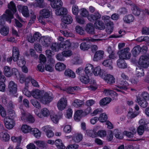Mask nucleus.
I'll list each match as a JSON object with an SVG mask.
<instances>
[{
  "mask_svg": "<svg viewBox=\"0 0 149 149\" xmlns=\"http://www.w3.org/2000/svg\"><path fill=\"white\" fill-rule=\"evenodd\" d=\"M3 122L6 128L9 130L12 129L15 125L14 120L13 119L9 118L8 117L4 118Z\"/></svg>",
  "mask_w": 149,
  "mask_h": 149,
  "instance_id": "obj_7",
  "label": "nucleus"
},
{
  "mask_svg": "<svg viewBox=\"0 0 149 149\" xmlns=\"http://www.w3.org/2000/svg\"><path fill=\"white\" fill-rule=\"evenodd\" d=\"M138 64L140 66L144 68H147L149 65V58L146 56H142L139 58Z\"/></svg>",
  "mask_w": 149,
  "mask_h": 149,
  "instance_id": "obj_6",
  "label": "nucleus"
},
{
  "mask_svg": "<svg viewBox=\"0 0 149 149\" xmlns=\"http://www.w3.org/2000/svg\"><path fill=\"white\" fill-rule=\"evenodd\" d=\"M40 100L42 103L46 104L49 103L51 102L52 100V98L48 93H45L43 95Z\"/></svg>",
  "mask_w": 149,
  "mask_h": 149,
  "instance_id": "obj_17",
  "label": "nucleus"
},
{
  "mask_svg": "<svg viewBox=\"0 0 149 149\" xmlns=\"http://www.w3.org/2000/svg\"><path fill=\"white\" fill-rule=\"evenodd\" d=\"M8 88L11 94L15 93L17 91V85L13 81H10L9 83Z\"/></svg>",
  "mask_w": 149,
  "mask_h": 149,
  "instance_id": "obj_13",
  "label": "nucleus"
},
{
  "mask_svg": "<svg viewBox=\"0 0 149 149\" xmlns=\"http://www.w3.org/2000/svg\"><path fill=\"white\" fill-rule=\"evenodd\" d=\"M117 54L118 55L119 58L124 60L130 59L131 56L130 49L128 47L120 50L118 51Z\"/></svg>",
  "mask_w": 149,
  "mask_h": 149,
  "instance_id": "obj_3",
  "label": "nucleus"
},
{
  "mask_svg": "<svg viewBox=\"0 0 149 149\" xmlns=\"http://www.w3.org/2000/svg\"><path fill=\"white\" fill-rule=\"evenodd\" d=\"M76 32L80 35H83L85 33V31L82 28L79 26H76L75 27Z\"/></svg>",
  "mask_w": 149,
  "mask_h": 149,
  "instance_id": "obj_53",
  "label": "nucleus"
},
{
  "mask_svg": "<svg viewBox=\"0 0 149 149\" xmlns=\"http://www.w3.org/2000/svg\"><path fill=\"white\" fill-rule=\"evenodd\" d=\"M138 114L137 113L130 111L128 113L127 116L128 118H132L136 117Z\"/></svg>",
  "mask_w": 149,
  "mask_h": 149,
  "instance_id": "obj_58",
  "label": "nucleus"
},
{
  "mask_svg": "<svg viewBox=\"0 0 149 149\" xmlns=\"http://www.w3.org/2000/svg\"><path fill=\"white\" fill-rule=\"evenodd\" d=\"M35 49L38 52L41 53L42 51L41 46L38 43H35L34 45Z\"/></svg>",
  "mask_w": 149,
  "mask_h": 149,
  "instance_id": "obj_64",
  "label": "nucleus"
},
{
  "mask_svg": "<svg viewBox=\"0 0 149 149\" xmlns=\"http://www.w3.org/2000/svg\"><path fill=\"white\" fill-rule=\"evenodd\" d=\"M84 104L83 100L76 99L74 100L72 103L73 106L76 107H82Z\"/></svg>",
  "mask_w": 149,
  "mask_h": 149,
  "instance_id": "obj_26",
  "label": "nucleus"
},
{
  "mask_svg": "<svg viewBox=\"0 0 149 149\" xmlns=\"http://www.w3.org/2000/svg\"><path fill=\"white\" fill-rule=\"evenodd\" d=\"M63 22L65 24H70L71 23L73 20L71 17L69 15H65L61 19Z\"/></svg>",
  "mask_w": 149,
  "mask_h": 149,
  "instance_id": "obj_25",
  "label": "nucleus"
},
{
  "mask_svg": "<svg viewBox=\"0 0 149 149\" xmlns=\"http://www.w3.org/2000/svg\"><path fill=\"white\" fill-rule=\"evenodd\" d=\"M8 8L12 11L14 13L17 11L16 6L15 4L13 1H11L8 4Z\"/></svg>",
  "mask_w": 149,
  "mask_h": 149,
  "instance_id": "obj_43",
  "label": "nucleus"
},
{
  "mask_svg": "<svg viewBox=\"0 0 149 149\" xmlns=\"http://www.w3.org/2000/svg\"><path fill=\"white\" fill-rule=\"evenodd\" d=\"M134 19L133 16L131 14H129L124 17L123 20L124 22L126 23H130L132 22Z\"/></svg>",
  "mask_w": 149,
  "mask_h": 149,
  "instance_id": "obj_30",
  "label": "nucleus"
},
{
  "mask_svg": "<svg viewBox=\"0 0 149 149\" xmlns=\"http://www.w3.org/2000/svg\"><path fill=\"white\" fill-rule=\"evenodd\" d=\"M21 118L22 120L30 123H33L35 121L34 117L30 113L26 112L23 110H21Z\"/></svg>",
  "mask_w": 149,
  "mask_h": 149,
  "instance_id": "obj_4",
  "label": "nucleus"
},
{
  "mask_svg": "<svg viewBox=\"0 0 149 149\" xmlns=\"http://www.w3.org/2000/svg\"><path fill=\"white\" fill-rule=\"evenodd\" d=\"M31 132L36 138L39 139L41 136V132L37 128H32Z\"/></svg>",
  "mask_w": 149,
  "mask_h": 149,
  "instance_id": "obj_33",
  "label": "nucleus"
},
{
  "mask_svg": "<svg viewBox=\"0 0 149 149\" xmlns=\"http://www.w3.org/2000/svg\"><path fill=\"white\" fill-rule=\"evenodd\" d=\"M136 76L138 77H141L144 75V70L141 68H139L136 69Z\"/></svg>",
  "mask_w": 149,
  "mask_h": 149,
  "instance_id": "obj_47",
  "label": "nucleus"
},
{
  "mask_svg": "<svg viewBox=\"0 0 149 149\" xmlns=\"http://www.w3.org/2000/svg\"><path fill=\"white\" fill-rule=\"evenodd\" d=\"M0 114L3 118L6 117V110L0 104Z\"/></svg>",
  "mask_w": 149,
  "mask_h": 149,
  "instance_id": "obj_59",
  "label": "nucleus"
},
{
  "mask_svg": "<svg viewBox=\"0 0 149 149\" xmlns=\"http://www.w3.org/2000/svg\"><path fill=\"white\" fill-rule=\"evenodd\" d=\"M88 75L86 74L83 75H81L80 77V80L81 82L84 84H87L89 82H90L91 84L95 83V81L93 80V81H91V79H90Z\"/></svg>",
  "mask_w": 149,
  "mask_h": 149,
  "instance_id": "obj_15",
  "label": "nucleus"
},
{
  "mask_svg": "<svg viewBox=\"0 0 149 149\" xmlns=\"http://www.w3.org/2000/svg\"><path fill=\"white\" fill-rule=\"evenodd\" d=\"M5 14H3L0 18V27L4 25V22L3 19H5L9 23L11 22V20L13 18V14L9 10H7L5 11Z\"/></svg>",
  "mask_w": 149,
  "mask_h": 149,
  "instance_id": "obj_2",
  "label": "nucleus"
},
{
  "mask_svg": "<svg viewBox=\"0 0 149 149\" xmlns=\"http://www.w3.org/2000/svg\"><path fill=\"white\" fill-rule=\"evenodd\" d=\"M40 40L42 44L45 47H48L52 41L51 38L48 36H44L41 37Z\"/></svg>",
  "mask_w": 149,
  "mask_h": 149,
  "instance_id": "obj_11",
  "label": "nucleus"
},
{
  "mask_svg": "<svg viewBox=\"0 0 149 149\" xmlns=\"http://www.w3.org/2000/svg\"><path fill=\"white\" fill-rule=\"evenodd\" d=\"M86 31L89 34L93 35L95 34V29L91 23L87 24L85 29Z\"/></svg>",
  "mask_w": 149,
  "mask_h": 149,
  "instance_id": "obj_24",
  "label": "nucleus"
},
{
  "mask_svg": "<svg viewBox=\"0 0 149 149\" xmlns=\"http://www.w3.org/2000/svg\"><path fill=\"white\" fill-rule=\"evenodd\" d=\"M102 19L106 24L107 26L106 32L108 34H111L113 30V23L110 20V17L107 15H104L102 17Z\"/></svg>",
  "mask_w": 149,
  "mask_h": 149,
  "instance_id": "obj_1",
  "label": "nucleus"
},
{
  "mask_svg": "<svg viewBox=\"0 0 149 149\" xmlns=\"http://www.w3.org/2000/svg\"><path fill=\"white\" fill-rule=\"evenodd\" d=\"M54 143L57 147L59 149H64L65 147L60 139H57L54 142Z\"/></svg>",
  "mask_w": 149,
  "mask_h": 149,
  "instance_id": "obj_37",
  "label": "nucleus"
},
{
  "mask_svg": "<svg viewBox=\"0 0 149 149\" xmlns=\"http://www.w3.org/2000/svg\"><path fill=\"white\" fill-rule=\"evenodd\" d=\"M31 103L36 107L39 109L40 107V104L39 102L35 99L31 100Z\"/></svg>",
  "mask_w": 149,
  "mask_h": 149,
  "instance_id": "obj_60",
  "label": "nucleus"
},
{
  "mask_svg": "<svg viewBox=\"0 0 149 149\" xmlns=\"http://www.w3.org/2000/svg\"><path fill=\"white\" fill-rule=\"evenodd\" d=\"M41 114L44 117H47L49 115V112L47 108H44L41 109Z\"/></svg>",
  "mask_w": 149,
  "mask_h": 149,
  "instance_id": "obj_57",
  "label": "nucleus"
},
{
  "mask_svg": "<svg viewBox=\"0 0 149 149\" xmlns=\"http://www.w3.org/2000/svg\"><path fill=\"white\" fill-rule=\"evenodd\" d=\"M108 84H112L115 82V80L114 77L110 74H107L105 75V74L102 77Z\"/></svg>",
  "mask_w": 149,
  "mask_h": 149,
  "instance_id": "obj_12",
  "label": "nucleus"
},
{
  "mask_svg": "<svg viewBox=\"0 0 149 149\" xmlns=\"http://www.w3.org/2000/svg\"><path fill=\"white\" fill-rule=\"evenodd\" d=\"M9 32V28L6 26H4L1 28L0 30V33L3 36H6L8 33Z\"/></svg>",
  "mask_w": 149,
  "mask_h": 149,
  "instance_id": "obj_44",
  "label": "nucleus"
},
{
  "mask_svg": "<svg viewBox=\"0 0 149 149\" xmlns=\"http://www.w3.org/2000/svg\"><path fill=\"white\" fill-rule=\"evenodd\" d=\"M86 133L88 135L93 138L95 137L96 136L95 132L93 130H87Z\"/></svg>",
  "mask_w": 149,
  "mask_h": 149,
  "instance_id": "obj_61",
  "label": "nucleus"
},
{
  "mask_svg": "<svg viewBox=\"0 0 149 149\" xmlns=\"http://www.w3.org/2000/svg\"><path fill=\"white\" fill-rule=\"evenodd\" d=\"M141 48L139 45L134 47L132 50V55L134 57L137 56L141 52Z\"/></svg>",
  "mask_w": 149,
  "mask_h": 149,
  "instance_id": "obj_28",
  "label": "nucleus"
},
{
  "mask_svg": "<svg viewBox=\"0 0 149 149\" xmlns=\"http://www.w3.org/2000/svg\"><path fill=\"white\" fill-rule=\"evenodd\" d=\"M103 65L107 67H109L110 69L112 68L111 66L112 64V61L110 59H108L104 60L102 63Z\"/></svg>",
  "mask_w": 149,
  "mask_h": 149,
  "instance_id": "obj_49",
  "label": "nucleus"
},
{
  "mask_svg": "<svg viewBox=\"0 0 149 149\" xmlns=\"http://www.w3.org/2000/svg\"><path fill=\"white\" fill-rule=\"evenodd\" d=\"M111 101V98L106 97L102 99L100 101V104L101 106L109 104Z\"/></svg>",
  "mask_w": 149,
  "mask_h": 149,
  "instance_id": "obj_45",
  "label": "nucleus"
},
{
  "mask_svg": "<svg viewBox=\"0 0 149 149\" xmlns=\"http://www.w3.org/2000/svg\"><path fill=\"white\" fill-rule=\"evenodd\" d=\"M64 74L66 76L72 78H74L75 77V73L71 70L69 69L65 70L64 72Z\"/></svg>",
  "mask_w": 149,
  "mask_h": 149,
  "instance_id": "obj_40",
  "label": "nucleus"
},
{
  "mask_svg": "<svg viewBox=\"0 0 149 149\" xmlns=\"http://www.w3.org/2000/svg\"><path fill=\"white\" fill-rule=\"evenodd\" d=\"M37 146L42 149H45L47 147V144L42 141H38L34 142Z\"/></svg>",
  "mask_w": 149,
  "mask_h": 149,
  "instance_id": "obj_34",
  "label": "nucleus"
},
{
  "mask_svg": "<svg viewBox=\"0 0 149 149\" xmlns=\"http://www.w3.org/2000/svg\"><path fill=\"white\" fill-rule=\"evenodd\" d=\"M95 27L100 30L104 29L105 28V26L103 22L100 20H97L96 21L94 24Z\"/></svg>",
  "mask_w": 149,
  "mask_h": 149,
  "instance_id": "obj_21",
  "label": "nucleus"
},
{
  "mask_svg": "<svg viewBox=\"0 0 149 149\" xmlns=\"http://www.w3.org/2000/svg\"><path fill=\"white\" fill-rule=\"evenodd\" d=\"M63 3L61 0H55L50 3V5L52 8H56L62 6Z\"/></svg>",
  "mask_w": 149,
  "mask_h": 149,
  "instance_id": "obj_23",
  "label": "nucleus"
},
{
  "mask_svg": "<svg viewBox=\"0 0 149 149\" xmlns=\"http://www.w3.org/2000/svg\"><path fill=\"white\" fill-rule=\"evenodd\" d=\"M117 65L120 68H125L127 67V64L124 60L120 58L117 61Z\"/></svg>",
  "mask_w": 149,
  "mask_h": 149,
  "instance_id": "obj_29",
  "label": "nucleus"
},
{
  "mask_svg": "<svg viewBox=\"0 0 149 149\" xmlns=\"http://www.w3.org/2000/svg\"><path fill=\"white\" fill-rule=\"evenodd\" d=\"M132 13L135 15L139 16L141 12L139 8L137 6L133 5L132 8Z\"/></svg>",
  "mask_w": 149,
  "mask_h": 149,
  "instance_id": "obj_41",
  "label": "nucleus"
},
{
  "mask_svg": "<svg viewBox=\"0 0 149 149\" xmlns=\"http://www.w3.org/2000/svg\"><path fill=\"white\" fill-rule=\"evenodd\" d=\"M93 73L96 76H99L102 78L103 77V76L105 74V72L103 70L101 69L100 67L99 66L96 67L94 70Z\"/></svg>",
  "mask_w": 149,
  "mask_h": 149,
  "instance_id": "obj_22",
  "label": "nucleus"
},
{
  "mask_svg": "<svg viewBox=\"0 0 149 149\" xmlns=\"http://www.w3.org/2000/svg\"><path fill=\"white\" fill-rule=\"evenodd\" d=\"M12 57L14 61H17L19 56V51L18 48L16 47H13L12 50Z\"/></svg>",
  "mask_w": 149,
  "mask_h": 149,
  "instance_id": "obj_20",
  "label": "nucleus"
},
{
  "mask_svg": "<svg viewBox=\"0 0 149 149\" xmlns=\"http://www.w3.org/2000/svg\"><path fill=\"white\" fill-rule=\"evenodd\" d=\"M80 47L81 49L84 51L87 50L89 48L88 45L85 42L81 43Z\"/></svg>",
  "mask_w": 149,
  "mask_h": 149,
  "instance_id": "obj_63",
  "label": "nucleus"
},
{
  "mask_svg": "<svg viewBox=\"0 0 149 149\" xmlns=\"http://www.w3.org/2000/svg\"><path fill=\"white\" fill-rule=\"evenodd\" d=\"M67 104V100L65 97H62L57 103V107L59 110L62 111L65 108Z\"/></svg>",
  "mask_w": 149,
  "mask_h": 149,
  "instance_id": "obj_8",
  "label": "nucleus"
},
{
  "mask_svg": "<svg viewBox=\"0 0 149 149\" xmlns=\"http://www.w3.org/2000/svg\"><path fill=\"white\" fill-rule=\"evenodd\" d=\"M103 93L106 95H113L116 96H117V94L116 92L113 90L109 89H104Z\"/></svg>",
  "mask_w": 149,
  "mask_h": 149,
  "instance_id": "obj_48",
  "label": "nucleus"
},
{
  "mask_svg": "<svg viewBox=\"0 0 149 149\" xmlns=\"http://www.w3.org/2000/svg\"><path fill=\"white\" fill-rule=\"evenodd\" d=\"M104 54V52L102 50H99L95 53L93 60L95 61H98L103 59Z\"/></svg>",
  "mask_w": 149,
  "mask_h": 149,
  "instance_id": "obj_16",
  "label": "nucleus"
},
{
  "mask_svg": "<svg viewBox=\"0 0 149 149\" xmlns=\"http://www.w3.org/2000/svg\"><path fill=\"white\" fill-rule=\"evenodd\" d=\"M10 139V136L5 131H3L0 133V139L3 141H7Z\"/></svg>",
  "mask_w": 149,
  "mask_h": 149,
  "instance_id": "obj_27",
  "label": "nucleus"
},
{
  "mask_svg": "<svg viewBox=\"0 0 149 149\" xmlns=\"http://www.w3.org/2000/svg\"><path fill=\"white\" fill-rule=\"evenodd\" d=\"M107 116L105 113H102L100 115L98 120L101 122H105L107 120Z\"/></svg>",
  "mask_w": 149,
  "mask_h": 149,
  "instance_id": "obj_55",
  "label": "nucleus"
},
{
  "mask_svg": "<svg viewBox=\"0 0 149 149\" xmlns=\"http://www.w3.org/2000/svg\"><path fill=\"white\" fill-rule=\"evenodd\" d=\"M51 49L54 52H58L60 48H61V43L57 42H53L52 44L50 46Z\"/></svg>",
  "mask_w": 149,
  "mask_h": 149,
  "instance_id": "obj_32",
  "label": "nucleus"
},
{
  "mask_svg": "<svg viewBox=\"0 0 149 149\" xmlns=\"http://www.w3.org/2000/svg\"><path fill=\"white\" fill-rule=\"evenodd\" d=\"M3 69V73L6 76L9 77L12 75V73L10 67L5 66L4 67Z\"/></svg>",
  "mask_w": 149,
  "mask_h": 149,
  "instance_id": "obj_36",
  "label": "nucleus"
},
{
  "mask_svg": "<svg viewBox=\"0 0 149 149\" xmlns=\"http://www.w3.org/2000/svg\"><path fill=\"white\" fill-rule=\"evenodd\" d=\"M62 54L64 57H66L70 56L72 54L71 51L70 50H65L62 52Z\"/></svg>",
  "mask_w": 149,
  "mask_h": 149,
  "instance_id": "obj_62",
  "label": "nucleus"
},
{
  "mask_svg": "<svg viewBox=\"0 0 149 149\" xmlns=\"http://www.w3.org/2000/svg\"><path fill=\"white\" fill-rule=\"evenodd\" d=\"M17 7L19 10L21 11L24 16L26 17L29 16V10L27 6L19 5L17 6Z\"/></svg>",
  "mask_w": 149,
  "mask_h": 149,
  "instance_id": "obj_10",
  "label": "nucleus"
},
{
  "mask_svg": "<svg viewBox=\"0 0 149 149\" xmlns=\"http://www.w3.org/2000/svg\"><path fill=\"white\" fill-rule=\"evenodd\" d=\"M51 13V12L47 9L41 10L40 11V15L38 18L39 21L43 24L44 22L43 21V18H49L50 16Z\"/></svg>",
  "mask_w": 149,
  "mask_h": 149,
  "instance_id": "obj_5",
  "label": "nucleus"
},
{
  "mask_svg": "<svg viewBox=\"0 0 149 149\" xmlns=\"http://www.w3.org/2000/svg\"><path fill=\"white\" fill-rule=\"evenodd\" d=\"M44 132H46V134L48 138L52 137L54 135V132L51 130V127L49 125H46L42 128Z\"/></svg>",
  "mask_w": 149,
  "mask_h": 149,
  "instance_id": "obj_9",
  "label": "nucleus"
},
{
  "mask_svg": "<svg viewBox=\"0 0 149 149\" xmlns=\"http://www.w3.org/2000/svg\"><path fill=\"white\" fill-rule=\"evenodd\" d=\"M101 15L98 12H95L94 14H91L88 15L87 18L88 20L91 22H93L100 19L101 18Z\"/></svg>",
  "mask_w": 149,
  "mask_h": 149,
  "instance_id": "obj_14",
  "label": "nucleus"
},
{
  "mask_svg": "<svg viewBox=\"0 0 149 149\" xmlns=\"http://www.w3.org/2000/svg\"><path fill=\"white\" fill-rule=\"evenodd\" d=\"M31 94L32 95L34 98L38 99L40 100L43 95L42 92L38 89H36L33 90Z\"/></svg>",
  "mask_w": 149,
  "mask_h": 149,
  "instance_id": "obj_19",
  "label": "nucleus"
},
{
  "mask_svg": "<svg viewBox=\"0 0 149 149\" xmlns=\"http://www.w3.org/2000/svg\"><path fill=\"white\" fill-rule=\"evenodd\" d=\"M79 88L78 87L75 86L72 87H69L65 90H63L64 91H65L67 93L69 94H72V92H73L74 91L77 90Z\"/></svg>",
  "mask_w": 149,
  "mask_h": 149,
  "instance_id": "obj_54",
  "label": "nucleus"
},
{
  "mask_svg": "<svg viewBox=\"0 0 149 149\" xmlns=\"http://www.w3.org/2000/svg\"><path fill=\"white\" fill-rule=\"evenodd\" d=\"M82 113V110H77L75 112L74 116V120L77 121H80L81 118V114Z\"/></svg>",
  "mask_w": 149,
  "mask_h": 149,
  "instance_id": "obj_35",
  "label": "nucleus"
},
{
  "mask_svg": "<svg viewBox=\"0 0 149 149\" xmlns=\"http://www.w3.org/2000/svg\"><path fill=\"white\" fill-rule=\"evenodd\" d=\"M50 118L54 123H58L60 117L55 114H53L50 115Z\"/></svg>",
  "mask_w": 149,
  "mask_h": 149,
  "instance_id": "obj_51",
  "label": "nucleus"
},
{
  "mask_svg": "<svg viewBox=\"0 0 149 149\" xmlns=\"http://www.w3.org/2000/svg\"><path fill=\"white\" fill-rule=\"evenodd\" d=\"M55 67L57 70L61 71L65 69L66 66L63 63L58 62L55 65Z\"/></svg>",
  "mask_w": 149,
  "mask_h": 149,
  "instance_id": "obj_42",
  "label": "nucleus"
},
{
  "mask_svg": "<svg viewBox=\"0 0 149 149\" xmlns=\"http://www.w3.org/2000/svg\"><path fill=\"white\" fill-rule=\"evenodd\" d=\"M83 136L82 135L79 133L74 134L72 137V140L76 142H79L82 139Z\"/></svg>",
  "mask_w": 149,
  "mask_h": 149,
  "instance_id": "obj_38",
  "label": "nucleus"
},
{
  "mask_svg": "<svg viewBox=\"0 0 149 149\" xmlns=\"http://www.w3.org/2000/svg\"><path fill=\"white\" fill-rule=\"evenodd\" d=\"M82 40L83 41H86L88 42H94L102 40V39H93L91 37H86L82 39Z\"/></svg>",
  "mask_w": 149,
  "mask_h": 149,
  "instance_id": "obj_56",
  "label": "nucleus"
},
{
  "mask_svg": "<svg viewBox=\"0 0 149 149\" xmlns=\"http://www.w3.org/2000/svg\"><path fill=\"white\" fill-rule=\"evenodd\" d=\"M32 128L31 127L26 125H23L21 127V130L24 133H27L31 132Z\"/></svg>",
  "mask_w": 149,
  "mask_h": 149,
  "instance_id": "obj_50",
  "label": "nucleus"
},
{
  "mask_svg": "<svg viewBox=\"0 0 149 149\" xmlns=\"http://www.w3.org/2000/svg\"><path fill=\"white\" fill-rule=\"evenodd\" d=\"M17 61V64L20 67L24 66L26 63L24 58L23 57H21L20 59L18 58Z\"/></svg>",
  "mask_w": 149,
  "mask_h": 149,
  "instance_id": "obj_52",
  "label": "nucleus"
},
{
  "mask_svg": "<svg viewBox=\"0 0 149 149\" xmlns=\"http://www.w3.org/2000/svg\"><path fill=\"white\" fill-rule=\"evenodd\" d=\"M93 65L90 64L86 65L85 68V72L86 74H89L93 72Z\"/></svg>",
  "mask_w": 149,
  "mask_h": 149,
  "instance_id": "obj_39",
  "label": "nucleus"
},
{
  "mask_svg": "<svg viewBox=\"0 0 149 149\" xmlns=\"http://www.w3.org/2000/svg\"><path fill=\"white\" fill-rule=\"evenodd\" d=\"M117 82L119 88L125 90L127 89V86L128 84L126 81L122 79H120L117 80Z\"/></svg>",
  "mask_w": 149,
  "mask_h": 149,
  "instance_id": "obj_18",
  "label": "nucleus"
},
{
  "mask_svg": "<svg viewBox=\"0 0 149 149\" xmlns=\"http://www.w3.org/2000/svg\"><path fill=\"white\" fill-rule=\"evenodd\" d=\"M71 45V42L70 40H66L63 43H61V47L64 49L69 48L70 47Z\"/></svg>",
  "mask_w": 149,
  "mask_h": 149,
  "instance_id": "obj_46",
  "label": "nucleus"
},
{
  "mask_svg": "<svg viewBox=\"0 0 149 149\" xmlns=\"http://www.w3.org/2000/svg\"><path fill=\"white\" fill-rule=\"evenodd\" d=\"M137 101L139 105L143 108L146 107L148 105L147 102L146 100L141 98L138 97Z\"/></svg>",
  "mask_w": 149,
  "mask_h": 149,
  "instance_id": "obj_31",
  "label": "nucleus"
}]
</instances>
